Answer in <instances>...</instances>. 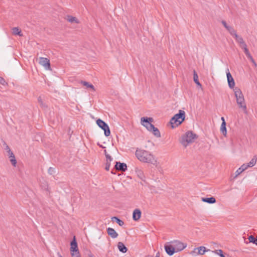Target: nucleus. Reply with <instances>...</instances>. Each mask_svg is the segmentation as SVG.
<instances>
[{"label": "nucleus", "mask_w": 257, "mask_h": 257, "mask_svg": "<svg viewBox=\"0 0 257 257\" xmlns=\"http://www.w3.org/2000/svg\"><path fill=\"white\" fill-rule=\"evenodd\" d=\"M185 112L184 111L180 110L179 113L176 114L170 120V123L173 128L178 126L185 119Z\"/></svg>", "instance_id": "obj_4"}, {"label": "nucleus", "mask_w": 257, "mask_h": 257, "mask_svg": "<svg viewBox=\"0 0 257 257\" xmlns=\"http://www.w3.org/2000/svg\"><path fill=\"white\" fill-rule=\"evenodd\" d=\"M247 166H248L247 164H243V165H242L241 166L240 168L242 170V171H244V170H245L246 169H247L249 167Z\"/></svg>", "instance_id": "obj_34"}, {"label": "nucleus", "mask_w": 257, "mask_h": 257, "mask_svg": "<svg viewBox=\"0 0 257 257\" xmlns=\"http://www.w3.org/2000/svg\"><path fill=\"white\" fill-rule=\"evenodd\" d=\"M221 120L222 121V122H225V119H224V118L223 117H222L221 118Z\"/></svg>", "instance_id": "obj_43"}, {"label": "nucleus", "mask_w": 257, "mask_h": 257, "mask_svg": "<svg viewBox=\"0 0 257 257\" xmlns=\"http://www.w3.org/2000/svg\"><path fill=\"white\" fill-rule=\"evenodd\" d=\"M89 257H95L93 254H90L89 255Z\"/></svg>", "instance_id": "obj_46"}, {"label": "nucleus", "mask_w": 257, "mask_h": 257, "mask_svg": "<svg viewBox=\"0 0 257 257\" xmlns=\"http://www.w3.org/2000/svg\"><path fill=\"white\" fill-rule=\"evenodd\" d=\"M117 247L119 250L122 253H125L127 250V247L121 242H118Z\"/></svg>", "instance_id": "obj_17"}, {"label": "nucleus", "mask_w": 257, "mask_h": 257, "mask_svg": "<svg viewBox=\"0 0 257 257\" xmlns=\"http://www.w3.org/2000/svg\"><path fill=\"white\" fill-rule=\"evenodd\" d=\"M252 63H253V64H254V66H256V64L254 60V62H252Z\"/></svg>", "instance_id": "obj_47"}, {"label": "nucleus", "mask_w": 257, "mask_h": 257, "mask_svg": "<svg viewBox=\"0 0 257 257\" xmlns=\"http://www.w3.org/2000/svg\"><path fill=\"white\" fill-rule=\"evenodd\" d=\"M96 123L99 127L103 130L104 132V135L106 137H108L110 135V131L109 127L107 124L101 119H98L96 120Z\"/></svg>", "instance_id": "obj_6"}, {"label": "nucleus", "mask_w": 257, "mask_h": 257, "mask_svg": "<svg viewBox=\"0 0 257 257\" xmlns=\"http://www.w3.org/2000/svg\"><path fill=\"white\" fill-rule=\"evenodd\" d=\"M201 200L203 202L208 203L209 204H213L216 202V199L214 197H211L210 198L202 197Z\"/></svg>", "instance_id": "obj_18"}, {"label": "nucleus", "mask_w": 257, "mask_h": 257, "mask_svg": "<svg viewBox=\"0 0 257 257\" xmlns=\"http://www.w3.org/2000/svg\"><path fill=\"white\" fill-rule=\"evenodd\" d=\"M246 57H247V58L249 59L250 58H251L252 56L251 55V54L249 53V54L247 55H246Z\"/></svg>", "instance_id": "obj_41"}, {"label": "nucleus", "mask_w": 257, "mask_h": 257, "mask_svg": "<svg viewBox=\"0 0 257 257\" xmlns=\"http://www.w3.org/2000/svg\"><path fill=\"white\" fill-rule=\"evenodd\" d=\"M80 83L83 86H85L86 87V88L91 89L93 91H95L94 87L92 84H90L89 82L85 81H81Z\"/></svg>", "instance_id": "obj_16"}, {"label": "nucleus", "mask_w": 257, "mask_h": 257, "mask_svg": "<svg viewBox=\"0 0 257 257\" xmlns=\"http://www.w3.org/2000/svg\"><path fill=\"white\" fill-rule=\"evenodd\" d=\"M67 20L71 23H75L77 24L79 23V21L77 19V18L76 17H74L71 16H68L67 18Z\"/></svg>", "instance_id": "obj_20"}, {"label": "nucleus", "mask_w": 257, "mask_h": 257, "mask_svg": "<svg viewBox=\"0 0 257 257\" xmlns=\"http://www.w3.org/2000/svg\"><path fill=\"white\" fill-rule=\"evenodd\" d=\"M212 252L219 255L220 257H225L223 253V251L221 249H217L212 251Z\"/></svg>", "instance_id": "obj_27"}, {"label": "nucleus", "mask_w": 257, "mask_h": 257, "mask_svg": "<svg viewBox=\"0 0 257 257\" xmlns=\"http://www.w3.org/2000/svg\"><path fill=\"white\" fill-rule=\"evenodd\" d=\"M136 172H137L138 175L140 177V178L142 179L143 177L144 176L143 171L140 169H138L136 171Z\"/></svg>", "instance_id": "obj_32"}, {"label": "nucleus", "mask_w": 257, "mask_h": 257, "mask_svg": "<svg viewBox=\"0 0 257 257\" xmlns=\"http://www.w3.org/2000/svg\"><path fill=\"white\" fill-rule=\"evenodd\" d=\"M249 242H252L254 243L255 242V237L251 235L248 237Z\"/></svg>", "instance_id": "obj_33"}, {"label": "nucleus", "mask_w": 257, "mask_h": 257, "mask_svg": "<svg viewBox=\"0 0 257 257\" xmlns=\"http://www.w3.org/2000/svg\"><path fill=\"white\" fill-rule=\"evenodd\" d=\"M252 63H253V64H254V66H256V64L254 60V62H252Z\"/></svg>", "instance_id": "obj_48"}, {"label": "nucleus", "mask_w": 257, "mask_h": 257, "mask_svg": "<svg viewBox=\"0 0 257 257\" xmlns=\"http://www.w3.org/2000/svg\"><path fill=\"white\" fill-rule=\"evenodd\" d=\"M13 34L15 35H19L20 36H22V34L21 30H20L18 27H14L12 29Z\"/></svg>", "instance_id": "obj_22"}, {"label": "nucleus", "mask_w": 257, "mask_h": 257, "mask_svg": "<svg viewBox=\"0 0 257 257\" xmlns=\"http://www.w3.org/2000/svg\"><path fill=\"white\" fill-rule=\"evenodd\" d=\"M39 64L47 70L51 69L50 60L47 58L40 57Z\"/></svg>", "instance_id": "obj_8"}, {"label": "nucleus", "mask_w": 257, "mask_h": 257, "mask_svg": "<svg viewBox=\"0 0 257 257\" xmlns=\"http://www.w3.org/2000/svg\"><path fill=\"white\" fill-rule=\"evenodd\" d=\"M135 155L139 160L143 163L157 165V161L155 157L149 151L137 149Z\"/></svg>", "instance_id": "obj_1"}, {"label": "nucleus", "mask_w": 257, "mask_h": 257, "mask_svg": "<svg viewBox=\"0 0 257 257\" xmlns=\"http://www.w3.org/2000/svg\"><path fill=\"white\" fill-rule=\"evenodd\" d=\"M197 136L191 131H188L182 137L181 143L184 147L192 143L196 139Z\"/></svg>", "instance_id": "obj_5"}, {"label": "nucleus", "mask_w": 257, "mask_h": 257, "mask_svg": "<svg viewBox=\"0 0 257 257\" xmlns=\"http://www.w3.org/2000/svg\"><path fill=\"white\" fill-rule=\"evenodd\" d=\"M111 162H106L105 165V170L106 171H109L110 166Z\"/></svg>", "instance_id": "obj_36"}, {"label": "nucleus", "mask_w": 257, "mask_h": 257, "mask_svg": "<svg viewBox=\"0 0 257 257\" xmlns=\"http://www.w3.org/2000/svg\"><path fill=\"white\" fill-rule=\"evenodd\" d=\"M111 219H112V221L115 220V221L117 222V223L119 226H122L124 224L123 221L122 220L119 219L117 217H113Z\"/></svg>", "instance_id": "obj_26"}, {"label": "nucleus", "mask_w": 257, "mask_h": 257, "mask_svg": "<svg viewBox=\"0 0 257 257\" xmlns=\"http://www.w3.org/2000/svg\"><path fill=\"white\" fill-rule=\"evenodd\" d=\"M8 153L9 155V158H11L13 156H14L13 153L11 151L10 149L8 151Z\"/></svg>", "instance_id": "obj_40"}, {"label": "nucleus", "mask_w": 257, "mask_h": 257, "mask_svg": "<svg viewBox=\"0 0 257 257\" xmlns=\"http://www.w3.org/2000/svg\"><path fill=\"white\" fill-rule=\"evenodd\" d=\"M141 211L139 209H136L133 213V219L135 221L139 220L141 216Z\"/></svg>", "instance_id": "obj_13"}, {"label": "nucleus", "mask_w": 257, "mask_h": 257, "mask_svg": "<svg viewBox=\"0 0 257 257\" xmlns=\"http://www.w3.org/2000/svg\"><path fill=\"white\" fill-rule=\"evenodd\" d=\"M254 243L257 245V236L255 238V242Z\"/></svg>", "instance_id": "obj_45"}, {"label": "nucleus", "mask_w": 257, "mask_h": 257, "mask_svg": "<svg viewBox=\"0 0 257 257\" xmlns=\"http://www.w3.org/2000/svg\"><path fill=\"white\" fill-rule=\"evenodd\" d=\"M193 79L195 83L198 85H201L199 81H198V77L197 75V74L195 72V71H194L193 73Z\"/></svg>", "instance_id": "obj_25"}, {"label": "nucleus", "mask_w": 257, "mask_h": 257, "mask_svg": "<svg viewBox=\"0 0 257 257\" xmlns=\"http://www.w3.org/2000/svg\"><path fill=\"white\" fill-rule=\"evenodd\" d=\"M245 243H248V242H247V241H246H246H245Z\"/></svg>", "instance_id": "obj_50"}, {"label": "nucleus", "mask_w": 257, "mask_h": 257, "mask_svg": "<svg viewBox=\"0 0 257 257\" xmlns=\"http://www.w3.org/2000/svg\"><path fill=\"white\" fill-rule=\"evenodd\" d=\"M220 131L224 136H226V134H227V131H226V122H222V123L221 125V127H220Z\"/></svg>", "instance_id": "obj_19"}, {"label": "nucleus", "mask_w": 257, "mask_h": 257, "mask_svg": "<svg viewBox=\"0 0 257 257\" xmlns=\"http://www.w3.org/2000/svg\"><path fill=\"white\" fill-rule=\"evenodd\" d=\"M226 29L230 33V34L233 37H234L237 34L236 31L232 26H228Z\"/></svg>", "instance_id": "obj_21"}, {"label": "nucleus", "mask_w": 257, "mask_h": 257, "mask_svg": "<svg viewBox=\"0 0 257 257\" xmlns=\"http://www.w3.org/2000/svg\"><path fill=\"white\" fill-rule=\"evenodd\" d=\"M243 172V171H242V170L239 168L236 171L235 173H236V175L237 176L238 175H239L240 173H241L242 172Z\"/></svg>", "instance_id": "obj_38"}, {"label": "nucleus", "mask_w": 257, "mask_h": 257, "mask_svg": "<svg viewBox=\"0 0 257 257\" xmlns=\"http://www.w3.org/2000/svg\"><path fill=\"white\" fill-rule=\"evenodd\" d=\"M256 160H257L256 156H253V157L250 161V162L248 163H247V164H248L247 166H248L249 167H253L256 164Z\"/></svg>", "instance_id": "obj_23"}, {"label": "nucleus", "mask_w": 257, "mask_h": 257, "mask_svg": "<svg viewBox=\"0 0 257 257\" xmlns=\"http://www.w3.org/2000/svg\"><path fill=\"white\" fill-rule=\"evenodd\" d=\"M115 168L118 171L124 172L127 170V165L125 163L116 162Z\"/></svg>", "instance_id": "obj_11"}, {"label": "nucleus", "mask_w": 257, "mask_h": 257, "mask_svg": "<svg viewBox=\"0 0 257 257\" xmlns=\"http://www.w3.org/2000/svg\"><path fill=\"white\" fill-rule=\"evenodd\" d=\"M9 149H10V148L9 147V146H7V147H6V150H8L9 151Z\"/></svg>", "instance_id": "obj_49"}, {"label": "nucleus", "mask_w": 257, "mask_h": 257, "mask_svg": "<svg viewBox=\"0 0 257 257\" xmlns=\"http://www.w3.org/2000/svg\"><path fill=\"white\" fill-rule=\"evenodd\" d=\"M172 243L176 252L182 250L187 246V244L179 240H174L172 242Z\"/></svg>", "instance_id": "obj_7"}, {"label": "nucleus", "mask_w": 257, "mask_h": 257, "mask_svg": "<svg viewBox=\"0 0 257 257\" xmlns=\"http://www.w3.org/2000/svg\"><path fill=\"white\" fill-rule=\"evenodd\" d=\"M233 91L238 107L242 109L245 114H247L246 105L241 90L239 88L235 87Z\"/></svg>", "instance_id": "obj_3"}, {"label": "nucleus", "mask_w": 257, "mask_h": 257, "mask_svg": "<svg viewBox=\"0 0 257 257\" xmlns=\"http://www.w3.org/2000/svg\"><path fill=\"white\" fill-rule=\"evenodd\" d=\"M55 172V169L52 167H50L48 169V173L49 174L52 175Z\"/></svg>", "instance_id": "obj_37"}, {"label": "nucleus", "mask_w": 257, "mask_h": 257, "mask_svg": "<svg viewBox=\"0 0 257 257\" xmlns=\"http://www.w3.org/2000/svg\"><path fill=\"white\" fill-rule=\"evenodd\" d=\"M107 233L112 238H115L118 235V233L115 231V230L113 228L110 227L107 228Z\"/></svg>", "instance_id": "obj_14"}, {"label": "nucleus", "mask_w": 257, "mask_h": 257, "mask_svg": "<svg viewBox=\"0 0 257 257\" xmlns=\"http://www.w3.org/2000/svg\"><path fill=\"white\" fill-rule=\"evenodd\" d=\"M72 257H81L79 252L71 253Z\"/></svg>", "instance_id": "obj_35"}, {"label": "nucleus", "mask_w": 257, "mask_h": 257, "mask_svg": "<svg viewBox=\"0 0 257 257\" xmlns=\"http://www.w3.org/2000/svg\"><path fill=\"white\" fill-rule=\"evenodd\" d=\"M226 75H227L228 86L230 88H233L234 87L235 82H234V79L232 78L230 73L229 72L228 69H227Z\"/></svg>", "instance_id": "obj_9"}, {"label": "nucleus", "mask_w": 257, "mask_h": 257, "mask_svg": "<svg viewBox=\"0 0 257 257\" xmlns=\"http://www.w3.org/2000/svg\"><path fill=\"white\" fill-rule=\"evenodd\" d=\"M104 153L106 159V162H111L112 161V158L107 153V151L106 150L104 151Z\"/></svg>", "instance_id": "obj_28"}, {"label": "nucleus", "mask_w": 257, "mask_h": 257, "mask_svg": "<svg viewBox=\"0 0 257 257\" xmlns=\"http://www.w3.org/2000/svg\"><path fill=\"white\" fill-rule=\"evenodd\" d=\"M249 59L251 61V62H254V59H253V58H252V57H251V58H250Z\"/></svg>", "instance_id": "obj_42"}, {"label": "nucleus", "mask_w": 257, "mask_h": 257, "mask_svg": "<svg viewBox=\"0 0 257 257\" xmlns=\"http://www.w3.org/2000/svg\"><path fill=\"white\" fill-rule=\"evenodd\" d=\"M0 84L3 86H6L8 85V83L6 82L4 78L0 76Z\"/></svg>", "instance_id": "obj_31"}, {"label": "nucleus", "mask_w": 257, "mask_h": 257, "mask_svg": "<svg viewBox=\"0 0 257 257\" xmlns=\"http://www.w3.org/2000/svg\"><path fill=\"white\" fill-rule=\"evenodd\" d=\"M221 23L225 28H226L228 26V25L227 24L226 22L225 21H222Z\"/></svg>", "instance_id": "obj_39"}, {"label": "nucleus", "mask_w": 257, "mask_h": 257, "mask_svg": "<svg viewBox=\"0 0 257 257\" xmlns=\"http://www.w3.org/2000/svg\"><path fill=\"white\" fill-rule=\"evenodd\" d=\"M10 158V161L11 162L12 165L14 166H16V165L17 164V161L15 159V156H13L11 158Z\"/></svg>", "instance_id": "obj_29"}, {"label": "nucleus", "mask_w": 257, "mask_h": 257, "mask_svg": "<svg viewBox=\"0 0 257 257\" xmlns=\"http://www.w3.org/2000/svg\"><path fill=\"white\" fill-rule=\"evenodd\" d=\"M153 121L152 117H143L141 119L142 125L145 126L149 131L152 132L155 136L160 138L161 137L160 133L159 130L151 123Z\"/></svg>", "instance_id": "obj_2"}, {"label": "nucleus", "mask_w": 257, "mask_h": 257, "mask_svg": "<svg viewBox=\"0 0 257 257\" xmlns=\"http://www.w3.org/2000/svg\"><path fill=\"white\" fill-rule=\"evenodd\" d=\"M164 248L166 252L169 255H172L176 252L174 246L171 245H165Z\"/></svg>", "instance_id": "obj_12"}, {"label": "nucleus", "mask_w": 257, "mask_h": 257, "mask_svg": "<svg viewBox=\"0 0 257 257\" xmlns=\"http://www.w3.org/2000/svg\"><path fill=\"white\" fill-rule=\"evenodd\" d=\"M198 250V254L203 255L206 251H209V249L206 250L205 247L201 246L197 248Z\"/></svg>", "instance_id": "obj_24"}, {"label": "nucleus", "mask_w": 257, "mask_h": 257, "mask_svg": "<svg viewBox=\"0 0 257 257\" xmlns=\"http://www.w3.org/2000/svg\"><path fill=\"white\" fill-rule=\"evenodd\" d=\"M233 37L235 39L236 41L239 44L240 47L244 46V45H246L243 38L238 36L237 34Z\"/></svg>", "instance_id": "obj_15"}, {"label": "nucleus", "mask_w": 257, "mask_h": 257, "mask_svg": "<svg viewBox=\"0 0 257 257\" xmlns=\"http://www.w3.org/2000/svg\"><path fill=\"white\" fill-rule=\"evenodd\" d=\"M241 48L243 49L244 52L245 54L246 55V56L250 53L248 49L247 48L246 45H244V46H243Z\"/></svg>", "instance_id": "obj_30"}, {"label": "nucleus", "mask_w": 257, "mask_h": 257, "mask_svg": "<svg viewBox=\"0 0 257 257\" xmlns=\"http://www.w3.org/2000/svg\"><path fill=\"white\" fill-rule=\"evenodd\" d=\"M70 251L71 253L79 252L77 246V243L76 240L75 236L73 237V239L70 243Z\"/></svg>", "instance_id": "obj_10"}, {"label": "nucleus", "mask_w": 257, "mask_h": 257, "mask_svg": "<svg viewBox=\"0 0 257 257\" xmlns=\"http://www.w3.org/2000/svg\"><path fill=\"white\" fill-rule=\"evenodd\" d=\"M57 255L58 257H63L59 252L57 253Z\"/></svg>", "instance_id": "obj_44"}]
</instances>
